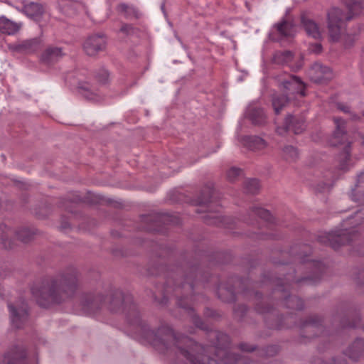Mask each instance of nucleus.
<instances>
[{
    "label": "nucleus",
    "instance_id": "1",
    "mask_svg": "<svg viewBox=\"0 0 364 364\" xmlns=\"http://www.w3.org/2000/svg\"><path fill=\"white\" fill-rule=\"evenodd\" d=\"M209 339L214 346L205 348L188 336L176 334L168 338L161 353L173 360V364H242L245 356L226 352L230 338L224 333L210 330Z\"/></svg>",
    "mask_w": 364,
    "mask_h": 364
},
{
    "label": "nucleus",
    "instance_id": "2",
    "mask_svg": "<svg viewBox=\"0 0 364 364\" xmlns=\"http://www.w3.org/2000/svg\"><path fill=\"white\" fill-rule=\"evenodd\" d=\"M105 306L109 311L113 313L124 312L127 321L133 326L135 332L149 342L159 352H161L168 341V338H173V329L167 326L162 325L156 331L149 328L141 317L133 296L129 294H124L120 290L113 291L105 301Z\"/></svg>",
    "mask_w": 364,
    "mask_h": 364
},
{
    "label": "nucleus",
    "instance_id": "3",
    "mask_svg": "<svg viewBox=\"0 0 364 364\" xmlns=\"http://www.w3.org/2000/svg\"><path fill=\"white\" fill-rule=\"evenodd\" d=\"M77 287V271L70 267L44 279L39 287L32 289V294L39 306L48 308L69 301Z\"/></svg>",
    "mask_w": 364,
    "mask_h": 364
},
{
    "label": "nucleus",
    "instance_id": "4",
    "mask_svg": "<svg viewBox=\"0 0 364 364\" xmlns=\"http://www.w3.org/2000/svg\"><path fill=\"white\" fill-rule=\"evenodd\" d=\"M197 268L193 267L190 268L188 272H186L183 275L181 281L176 282L175 279V275L181 274V270L178 269L173 275L168 276L166 283L163 289L161 299H159L156 295L154 294V299L161 305H166L167 304L169 294L174 292L175 296L177 299L178 306L183 309L190 316L192 322L200 328L205 331H209V328L207 327L201 318L194 313L193 309L191 307V304L189 303L188 296L191 294L193 291L195 284L194 278L196 277Z\"/></svg>",
    "mask_w": 364,
    "mask_h": 364
},
{
    "label": "nucleus",
    "instance_id": "5",
    "mask_svg": "<svg viewBox=\"0 0 364 364\" xmlns=\"http://www.w3.org/2000/svg\"><path fill=\"white\" fill-rule=\"evenodd\" d=\"M348 14H345L338 8H333L328 13V28L331 41H337L341 35L343 23L350 21L354 16L361 14L363 6L360 2L349 0L348 3Z\"/></svg>",
    "mask_w": 364,
    "mask_h": 364
},
{
    "label": "nucleus",
    "instance_id": "6",
    "mask_svg": "<svg viewBox=\"0 0 364 364\" xmlns=\"http://www.w3.org/2000/svg\"><path fill=\"white\" fill-rule=\"evenodd\" d=\"M334 123L336 129L331 137L330 144L333 146H341L342 151L338 156V167L341 170H346L350 158L351 141L346 129L345 121L335 118Z\"/></svg>",
    "mask_w": 364,
    "mask_h": 364
},
{
    "label": "nucleus",
    "instance_id": "7",
    "mask_svg": "<svg viewBox=\"0 0 364 364\" xmlns=\"http://www.w3.org/2000/svg\"><path fill=\"white\" fill-rule=\"evenodd\" d=\"M363 218L362 213L358 210L355 213L354 216L348 218L345 223L352 225V227L347 228L346 225L343 226L342 229L332 231L326 235L328 245L337 250L341 245H346L353 241V236H354L355 230L354 227L362 223Z\"/></svg>",
    "mask_w": 364,
    "mask_h": 364
},
{
    "label": "nucleus",
    "instance_id": "8",
    "mask_svg": "<svg viewBox=\"0 0 364 364\" xmlns=\"http://www.w3.org/2000/svg\"><path fill=\"white\" fill-rule=\"evenodd\" d=\"M11 325L16 328L23 326L28 318V310L26 302L19 299L14 302L8 303Z\"/></svg>",
    "mask_w": 364,
    "mask_h": 364
},
{
    "label": "nucleus",
    "instance_id": "9",
    "mask_svg": "<svg viewBox=\"0 0 364 364\" xmlns=\"http://www.w3.org/2000/svg\"><path fill=\"white\" fill-rule=\"evenodd\" d=\"M322 322L321 318L316 315L301 321L299 324L301 336L304 338H312L324 334L325 331Z\"/></svg>",
    "mask_w": 364,
    "mask_h": 364
},
{
    "label": "nucleus",
    "instance_id": "10",
    "mask_svg": "<svg viewBox=\"0 0 364 364\" xmlns=\"http://www.w3.org/2000/svg\"><path fill=\"white\" fill-rule=\"evenodd\" d=\"M291 276H288L285 279L287 283L278 282L277 287L274 290V293L276 294V297L278 299H282L284 301V304L287 308L302 310L304 309L303 301L297 296H289L287 294V289L289 284L288 283L291 280Z\"/></svg>",
    "mask_w": 364,
    "mask_h": 364
},
{
    "label": "nucleus",
    "instance_id": "11",
    "mask_svg": "<svg viewBox=\"0 0 364 364\" xmlns=\"http://www.w3.org/2000/svg\"><path fill=\"white\" fill-rule=\"evenodd\" d=\"M279 81L285 95L290 97L291 100L297 96L301 97L305 96V85L298 77L289 75L284 79L280 78Z\"/></svg>",
    "mask_w": 364,
    "mask_h": 364
},
{
    "label": "nucleus",
    "instance_id": "12",
    "mask_svg": "<svg viewBox=\"0 0 364 364\" xmlns=\"http://www.w3.org/2000/svg\"><path fill=\"white\" fill-rule=\"evenodd\" d=\"M43 32L38 37L23 40L10 46V49L21 54H32L39 50L43 44Z\"/></svg>",
    "mask_w": 364,
    "mask_h": 364
},
{
    "label": "nucleus",
    "instance_id": "13",
    "mask_svg": "<svg viewBox=\"0 0 364 364\" xmlns=\"http://www.w3.org/2000/svg\"><path fill=\"white\" fill-rule=\"evenodd\" d=\"M107 40L103 34H93L88 36L85 41L82 48L85 53L89 56H95L99 52L105 50Z\"/></svg>",
    "mask_w": 364,
    "mask_h": 364
},
{
    "label": "nucleus",
    "instance_id": "14",
    "mask_svg": "<svg viewBox=\"0 0 364 364\" xmlns=\"http://www.w3.org/2000/svg\"><path fill=\"white\" fill-rule=\"evenodd\" d=\"M80 303L85 311L95 314L105 306V299L100 294L88 293L82 295Z\"/></svg>",
    "mask_w": 364,
    "mask_h": 364
},
{
    "label": "nucleus",
    "instance_id": "15",
    "mask_svg": "<svg viewBox=\"0 0 364 364\" xmlns=\"http://www.w3.org/2000/svg\"><path fill=\"white\" fill-rule=\"evenodd\" d=\"M305 122L302 118H296L289 114L284 119L282 127H277L279 134H284L287 132H291L295 134H299L305 129Z\"/></svg>",
    "mask_w": 364,
    "mask_h": 364
},
{
    "label": "nucleus",
    "instance_id": "16",
    "mask_svg": "<svg viewBox=\"0 0 364 364\" xmlns=\"http://www.w3.org/2000/svg\"><path fill=\"white\" fill-rule=\"evenodd\" d=\"M309 77L311 81L321 84L331 80L333 73L329 67L316 63L311 66L309 70Z\"/></svg>",
    "mask_w": 364,
    "mask_h": 364
},
{
    "label": "nucleus",
    "instance_id": "17",
    "mask_svg": "<svg viewBox=\"0 0 364 364\" xmlns=\"http://www.w3.org/2000/svg\"><path fill=\"white\" fill-rule=\"evenodd\" d=\"M26 357L25 348L22 345H15L4 354L2 363L0 364H26Z\"/></svg>",
    "mask_w": 364,
    "mask_h": 364
},
{
    "label": "nucleus",
    "instance_id": "18",
    "mask_svg": "<svg viewBox=\"0 0 364 364\" xmlns=\"http://www.w3.org/2000/svg\"><path fill=\"white\" fill-rule=\"evenodd\" d=\"M350 197L353 200L364 205V170L358 175L357 182L352 189Z\"/></svg>",
    "mask_w": 364,
    "mask_h": 364
},
{
    "label": "nucleus",
    "instance_id": "19",
    "mask_svg": "<svg viewBox=\"0 0 364 364\" xmlns=\"http://www.w3.org/2000/svg\"><path fill=\"white\" fill-rule=\"evenodd\" d=\"M247 116L255 125H263L266 123L267 117L263 109L250 105L247 110Z\"/></svg>",
    "mask_w": 364,
    "mask_h": 364
},
{
    "label": "nucleus",
    "instance_id": "20",
    "mask_svg": "<svg viewBox=\"0 0 364 364\" xmlns=\"http://www.w3.org/2000/svg\"><path fill=\"white\" fill-rule=\"evenodd\" d=\"M64 53L60 47L49 46L41 55V60L47 64L53 63L59 60Z\"/></svg>",
    "mask_w": 364,
    "mask_h": 364
},
{
    "label": "nucleus",
    "instance_id": "21",
    "mask_svg": "<svg viewBox=\"0 0 364 364\" xmlns=\"http://www.w3.org/2000/svg\"><path fill=\"white\" fill-rule=\"evenodd\" d=\"M23 11L29 18L39 21L44 14V9L39 4L31 2L24 5Z\"/></svg>",
    "mask_w": 364,
    "mask_h": 364
},
{
    "label": "nucleus",
    "instance_id": "22",
    "mask_svg": "<svg viewBox=\"0 0 364 364\" xmlns=\"http://www.w3.org/2000/svg\"><path fill=\"white\" fill-rule=\"evenodd\" d=\"M364 352V340L357 338L346 350V355L353 360H357Z\"/></svg>",
    "mask_w": 364,
    "mask_h": 364
},
{
    "label": "nucleus",
    "instance_id": "23",
    "mask_svg": "<svg viewBox=\"0 0 364 364\" xmlns=\"http://www.w3.org/2000/svg\"><path fill=\"white\" fill-rule=\"evenodd\" d=\"M301 23L309 36L314 39H319L321 38V34L318 26L313 20L303 16L301 18Z\"/></svg>",
    "mask_w": 364,
    "mask_h": 364
},
{
    "label": "nucleus",
    "instance_id": "24",
    "mask_svg": "<svg viewBox=\"0 0 364 364\" xmlns=\"http://www.w3.org/2000/svg\"><path fill=\"white\" fill-rule=\"evenodd\" d=\"M117 11L127 19H138L141 16V14L136 7L125 3L119 4L117 6Z\"/></svg>",
    "mask_w": 364,
    "mask_h": 364
},
{
    "label": "nucleus",
    "instance_id": "25",
    "mask_svg": "<svg viewBox=\"0 0 364 364\" xmlns=\"http://www.w3.org/2000/svg\"><path fill=\"white\" fill-rule=\"evenodd\" d=\"M20 29V25L2 16H0V32L14 35Z\"/></svg>",
    "mask_w": 364,
    "mask_h": 364
},
{
    "label": "nucleus",
    "instance_id": "26",
    "mask_svg": "<svg viewBox=\"0 0 364 364\" xmlns=\"http://www.w3.org/2000/svg\"><path fill=\"white\" fill-rule=\"evenodd\" d=\"M282 159L289 163L295 162L299 157V150L292 145H285L281 148Z\"/></svg>",
    "mask_w": 364,
    "mask_h": 364
},
{
    "label": "nucleus",
    "instance_id": "27",
    "mask_svg": "<svg viewBox=\"0 0 364 364\" xmlns=\"http://www.w3.org/2000/svg\"><path fill=\"white\" fill-rule=\"evenodd\" d=\"M291 101L290 97L286 95L274 94L272 97V105L276 114H280L281 111Z\"/></svg>",
    "mask_w": 364,
    "mask_h": 364
},
{
    "label": "nucleus",
    "instance_id": "28",
    "mask_svg": "<svg viewBox=\"0 0 364 364\" xmlns=\"http://www.w3.org/2000/svg\"><path fill=\"white\" fill-rule=\"evenodd\" d=\"M279 35L282 37H291L294 36V29L293 23L287 20L283 19L282 21L274 25Z\"/></svg>",
    "mask_w": 364,
    "mask_h": 364
},
{
    "label": "nucleus",
    "instance_id": "29",
    "mask_svg": "<svg viewBox=\"0 0 364 364\" xmlns=\"http://www.w3.org/2000/svg\"><path fill=\"white\" fill-rule=\"evenodd\" d=\"M243 140L244 144L252 150H262L267 146V142L257 136H246Z\"/></svg>",
    "mask_w": 364,
    "mask_h": 364
},
{
    "label": "nucleus",
    "instance_id": "30",
    "mask_svg": "<svg viewBox=\"0 0 364 364\" xmlns=\"http://www.w3.org/2000/svg\"><path fill=\"white\" fill-rule=\"evenodd\" d=\"M312 266L316 269V274L314 276L303 277L295 280L296 283L304 282L307 284H314L321 279L322 270L323 269V264L321 262H314Z\"/></svg>",
    "mask_w": 364,
    "mask_h": 364
},
{
    "label": "nucleus",
    "instance_id": "31",
    "mask_svg": "<svg viewBox=\"0 0 364 364\" xmlns=\"http://www.w3.org/2000/svg\"><path fill=\"white\" fill-rule=\"evenodd\" d=\"M218 295L225 302H232L235 300V293L233 287L220 285L218 289Z\"/></svg>",
    "mask_w": 364,
    "mask_h": 364
},
{
    "label": "nucleus",
    "instance_id": "32",
    "mask_svg": "<svg viewBox=\"0 0 364 364\" xmlns=\"http://www.w3.org/2000/svg\"><path fill=\"white\" fill-rule=\"evenodd\" d=\"M293 59V53L289 50H279L274 53L273 62L278 65H284Z\"/></svg>",
    "mask_w": 364,
    "mask_h": 364
},
{
    "label": "nucleus",
    "instance_id": "33",
    "mask_svg": "<svg viewBox=\"0 0 364 364\" xmlns=\"http://www.w3.org/2000/svg\"><path fill=\"white\" fill-rule=\"evenodd\" d=\"M12 230L9 228L6 225L0 224V242L6 249L13 247L11 242L9 240V237L12 235Z\"/></svg>",
    "mask_w": 364,
    "mask_h": 364
},
{
    "label": "nucleus",
    "instance_id": "34",
    "mask_svg": "<svg viewBox=\"0 0 364 364\" xmlns=\"http://www.w3.org/2000/svg\"><path fill=\"white\" fill-rule=\"evenodd\" d=\"M251 215L253 216H257L259 218L267 221V222H272L273 218L270 213V212L266 209H264L261 207L253 205L250 208Z\"/></svg>",
    "mask_w": 364,
    "mask_h": 364
},
{
    "label": "nucleus",
    "instance_id": "35",
    "mask_svg": "<svg viewBox=\"0 0 364 364\" xmlns=\"http://www.w3.org/2000/svg\"><path fill=\"white\" fill-rule=\"evenodd\" d=\"M81 95L90 100L99 101L100 97L93 90L90 89V85L87 83H81L78 87Z\"/></svg>",
    "mask_w": 364,
    "mask_h": 364
},
{
    "label": "nucleus",
    "instance_id": "36",
    "mask_svg": "<svg viewBox=\"0 0 364 364\" xmlns=\"http://www.w3.org/2000/svg\"><path fill=\"white\" fill-rule=\"evenodd\" d=\"M259 188V181L256 178L247 179L244 183L245 191L247 193L256 194Z\"/></svg>",
    "mask_w": 364,
    "mask_h": 364
},
{
    "label": "nucleus",
    "instance_id": "37",
    "mask_svg": "<svg viewBox=\"0 0 364 364\" xmlns=\"http://www.w3.org/2000/svg\"><path fill=\"white\" fill-rule=\"evenodd\" d=\"M34 235V232L27 228H22L16 232L17 238L21 242H28Z\"/></svg>",
    "mask_w": 364,
    "mask_h": 364
},
{
    "label": "nucleus",
    "instance_id": "38",
    "mask_svg": "<svg viewBox=\"0 0 364 364\" xmlns=\"http://www.w3.org/2000/svg\"><path fill=\"white\" fill-rule=\"evenodd\" d=\"M120 32L129 37L138 36L139 29L129 23H123L120 28Z\"/></svg>",
    "mask_w": 364,
    "mask_h": 364
},
{
    "label": "nucleus",
    "instance_id": "39",
    "mask_svg": "<svg viewBox=\"0 0 364 364\" xmlns=\"http://www.w3.org/2000/svg\"><path fill=\"white\" fill-rule=\"evenodd\" d=\"M212 189L210 188H205L202 191L200 196L197 200V205H206L210 202V198L212 196Z\"/></svg>",
    "mask_w": 364,
    "mask_h": 364
},
{
    "label": "nucleus",
    "instance_id": "40",
    "mask_svg": "<svg viewBox=\"0 0 364 364\" xmlns=\"http://www.w3.org/2000/svg\"><path fill=\"white\" fill-rule=\"evenodd\" d=\"M312 364H347V360L343 357H333L328 361H326L321 358H317L312 360Z\"/></svg>",
    "mask_w": 364,
    "mask_h": 364
},
{
    "label": "nucleus",
    "instance_id": "41",
    "mask_svg": "<svg viewBox=\"0 0 364 364\" xmlns=\"http://www.w3.org/2000/svg\"><path fill=\"white\" fill-rule=\"evenodd\" d=\"M242 176V171L239 168L232 167L227 172V178L230 182H235Z\"/></svg>",
    "mask_w": 364,
    "mask_h": 364
},
{
    "label": "nucleus",
    "instance_id": "42",
    "mask_svg": "<svg viewBox=\"0 0 364 364\" xmlns=\"http://www.w3.org/2000/svg\"><path fill=\"white\" fill-rule=\"evenodd\" d=\"M205 222L208 225H219L223 222V218L216 213H209L204 217Z\"/></svg>",
    "mask_w": 364,
    "mask_h": 364
},
{
    "label": "nucleus",
    "instance_id": "43",
    "mask_svg": "<svg viewBox=\"0 0 364 364\" xmlns=\"http://www.w3.org/2000/svg\"><path fill=\"white\" fill-rule=\"evenodd\" d=\"M333 177L330 176L325 180V181L319 183L316 185V190L318 192L328 191L333 183Z\"/></svg>",
    "mask_w": 364,
    "mask_h": 364
},
{
    "label": "nucleus",
    "instance_id": "44",
    "mask_svg": "<svg viewBox=\"0 0 364 364\" xmlns=\"http://www.w3.org/2000/svg\"><path fill=\"white\" fill-rule=\"evenodd\" d=\"M109 73L107 70L101 68L96 73V79L101 84H106L109 80Z\"/></svg>",
    "mask_w": 364,
    "mask_h": 364
},
{
    "label": "nucleus",
    "instance_id": "45",
    "mask_svg": "<svg viewBox=\"0 0 364 364\" xmlns=\"http://www.w3.org/2000/svg\"><path fill=\"white\" fill-rule=\"evenodd\" d=\"M337 107L341 111L349 114L352 119L356 120L359 118V117L356 114L351 112L350 107L347 105L338 103L337 105Z\"/></svg>",
    "mask_w": 364,
    "mask_h": 364
},
{
    "label": "nucleus",
    "instance_id": "46",
    "mask_svg": "<svg viewBox=\"0 0 364 364\" xmlns=\"http://www.w3.org/2000/svg\"><path fill=\"white\" fill-rule=\"evenodd\" d=\"M279 348L276 345L267 346L264 349V355L267 357H272L278 353Z\"/></svg>",
    "mask_w": 364,
    "mask_h": 364
},
{
    "label": "nucleus",
    "instance_id": "47",
    "mask_svg": "<svg viewBox=\"0 0 364 364\" xmlns=\"http://www.w3.org/2000/svg\"><path fill=\"white\" fill-rule=\"evenodd\" d=\"M271 309L272 308L269 306L264 307L262 301L257 302L255 306V310L259 314H265L270 312Z\"/></svg>",
    "mask_w": 364,
    "mask_h": 364
},
{
    "label": "nucleus",
    "instance_id": "48",
    "mask_svg": "<svg viewBox=\"0 0 364 364\" xmlns=\"http://www.w3.org/2000/svg\"><path fill=\"white\" fill-rule=\"evenodd\" d=\"M247 308L245 305H240L234 309V313L236 316L242 318L247 312Z\"/></svg>",
    "mask_w": 364,
    "mask_h": 364
},
{
    "label": "nucleus",
    "instance_id": "49",
    "mask_svg": "<svg viewBox=\"0 0 364 364\" xmlns=\"http://www.w3.org/2000/svg\"><path fill=\"white\" fill-rule=\"evenodd\" d=\"M239 348L242 351L252 352L255 349V346H250L247 343H242L240 344Z\"/></svg>",
    "mask_w": 364,
    "mask_h": 364
},
{
    "label": "nucleus",
    "instance_id": "50",
    "mask_svg": "<svg viewBox=\"0 0 364 364\" xmlns=\"http://www.w3.org/2000/svg\"><path fill=\"white\" fill-rule=\"evenodd\" d=\"M312 51L316 53H319L321 52L322 50V46H321V44L320 43H315L312 46V48H311Z\"/></svg>",
    "mask_w": 364,
    "mask_h": 364
},
{
    "label": "nucleus",
    "instance_id": "51",
    "mask_svg": "<svg viewBox=\"0 0 364 364\" xmlns=\"http://www.w3.org/2000/svg\"><path fill=\"white\" fill-rule=\"evenodd\" d=\"M205 314L207 316H215V312L210 309H207L205 312Z\"/></svg>",
    "mask_w": 364,
    "mask_h": 364
},
{
    "label": "nucleus",
    "instance_id": "52",
    "mask_svg": "<svg viewBox=\"0 0 364 364\" xmlns=\"http://www.w3.org/2000/svg\"><path fill=\"white\" fill-rule=\"evenodd\" d=\"M156 218H158V217L156 216H146L145 217V220L146 222H149V221H155L156 220Z\"/></svg>",
    "mask_w": 364,
    "mask_h": 364
},
{
    "label": "nucleus",
    "instance_id": "53",
    "mask_svg": "<svg viewBox=\"0 0 364 364\" xmlns=\"http://www.w3.org/2000/svg\"><path fill=\"white\" fill-rule=\"evenodd\" d=\"M70 227L69 223L68 222H63L61 225V228L63 229V230H65V229H68Z\"/></svg>",
    "mask_w": 364,
    "mask_h": 364
},
{
    "label": "nucleus",
    "instance_id": "54",
    "mask_svg": "<svg viewBox=\"0 0 364 364\" xmlns=\"http://www.w3.org/2000/svg\"><path fill=\"white\" fill-rule=\"evenodd\" d=\"M146 230H147L148 231H157V230H158V229H157V228H156L155 227H152V226H148V227H146Z\"/></svg>",
    "mask_w": 364,
    "mask_h": 364
},
{
    "label": "nucleus",
    "instance_id": "55",
    "mask_svg": "<svg viewBox=\"0 0 364 364\" xmlns=\"http://www.w3.org/2000/svg\"><path fill=\"white\" fill-rule=\"evenodd\" d=\"M360 137L362 139L361 144H362L363 146L364 147V132L360 134Z\"/></svg>",
    "mask_w": 364,
    "mask_h": 364
},
{
    "label": "nucleus",
    "instance_id": "56",
    "mask_svg": "<svg viewBox=\"0 0 364 364\" xmlns=\"http://www.w3.org/2000/svg\"><path fill=\"white\" fill-rule=\"evenodd\" d=\"M261 296H262V295L259 293H258V292L255 293V297L256 298L260 299Z\"/></svg>",
    "mask_w": 364,
    "mask_h": 364
},
{
    "label": "nucleus",
    "instance_id": "57",
    "mask_svg": "<svg viewBox=\"0 0 364 364\" xmlns=\"http://www.w3.org/2000/svg\"><path fill=\"white\" fill-rule=\"evenodd\" d=\"M363 114L364 115V111H363Z\"/></svg>",
    "mask_w": 364,
    "mask_h": 364
},
{
    "label": "nucleus",
    "instance_id": "58",
    "mask_svg": "<svg viewBox=\"0 0 364 364\" xmlns=\"http://www.w3.org/2000/svg\"><path fill=\"white\" fill-rule=\"evenodd\" d=\"M363 254H364V252H363Z\"/></svg>",
    "mask_w": 364,
    "mask_h": 364
}]
</instances>
